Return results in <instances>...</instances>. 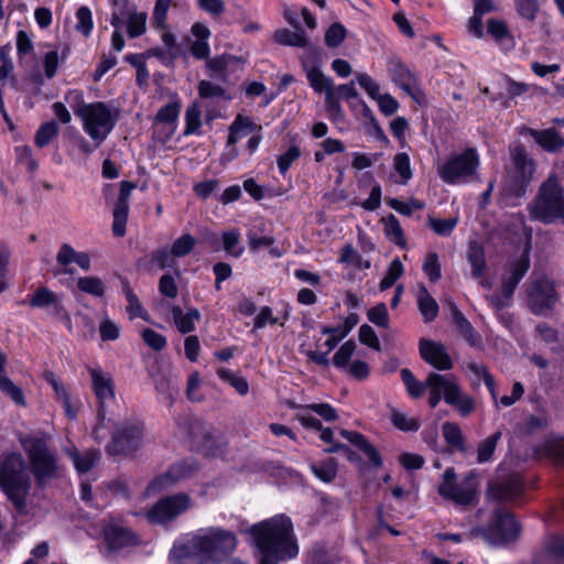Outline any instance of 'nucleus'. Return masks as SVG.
<instances>
[{
    "instance_id": "20e7f679",
    "label": "nucleus",
    "mask_w": 564,
    "mask_h": 564,
    "mask_svg": "<svg viewBox=\"0 0 564 564\" xmlns=\"http://www.w3.org/2000/svg\"><path fill=\"white\" fill-rule=\"evenodd\" d=\"M31 485L22 454L4 453L0 459V488L21 514L26 513V498Z\"/></svg>"
},
{
    "instance_id": "0e129e2a",
    "label": "nucleus",
    "mask_w": 564,
    "mask_h": 564,
    "mask_svg": "<svg viewBox=\"0 0 564 564\" xmlns=\"http://www.w3.org/2000/svg\"><path fill=\"white\" fill-rule=\"evenodd\" d=\"M113 11L110 23L116 29L122 25L124 19L132 13L129 0H112Z\"/></svg>"
},
{
    "instance_id": "680f3d73",
    "label": "nucleus",
    "mask_w": 564,
    "mask_h": 564,
    "mask_svg": "<svg viewBox=\"0 0 564 564\" xmlns=\"http://www.w3.org/2000/svg\"><path fill=\"white\" fill-rule=\"evenodd\" d=\"M422 270L432 283L437 282L442 278L441 263L436 252H430L427 254L423 262Z\"/></svg>"
},
{
    "instance_id": "3c124183",
    "label": "nucleus",
    "mask_w": 564,
    "mask_h": 564,
    "mask_svg": "<svg viewBox=\"0 0 564 564\" xmlns=\"http://www.w3.org/2000/svg\"><path fill=\"white\" fill-rule=\"evenodd\" d=\"M404 267L399 258L393 259L387 270L386 275L381 279L379 288L381 291L390 289L398 279L402 276Z\"/></svg>"
},
{
    "instance_id": "f3484780",
    "label": "nucleus",
    "mask_w": 564,
    "mask_h": 564,
    "mask_svg": "<svg viewBox=\"0 0 564 564\" xmlns=\"http://www.w3.org/2000/svg\"><path fill=\"white\" fill-rule=\"evenodd\" d=\"M22 303H28L32 308L47 310L48 315L65 318L70 323V317L63 305L62 296L46 286L37 288L30 295L28 302L23 301Z\"/></svg>"
},
{
    "instance_id": "09e8293b",
    "label": "nucleus",
    "mask_w": 564,
    "mask_h": 564,
    "mask_svg": "<svg viewBox=\"0 0 564 564\" xmlns=\"http://www.w3.org/2000/svg\"><path fill=\"white\" fill-rule=\"evenodd\" d=\"M252 126L253 123L249 118L238 115L229 127L227 148L236 147L239 141V133L245 129L251 131Z\"/></svg>"
},
{
    "instance_id": "4d7b16f0",
    "label": "nucleus",
    "mask_w": 564,
    "mask_h": 564,
    "mask_svg": "<svg viewBox=\"0 0 564 564\" xmlns=\"http://www.w3.org/2000/svg\"><path fill=\"white\" fill-rule=\"evenodd\" d=\"M339 262L365 269H369L371 267V262L369 260H364L351 245H346L341 248Z\"/></svg>"
},
{
    "instance_id": "4468645a",
    "label": "nucleus",
    "mask_w": 564,
    "mask_h": 564,
    "mask_svg": "<svg viewBox=\"0 0 564 564\" xmlns=\"http://www.w3.org/2000/svg\"><path fill=\"white\" fill-rule=\"evenodd\" d=\"M557 301L554 284L544 276L532 281L528 290V306L534 315L551 311Z\"/></svg>"
},
{
    "instance_id": "864d4df0",
    "label": "nucleus",
    "mask_w": 564,
    "mask_h": 564,
    "mask_svg": "<svg viewBox=\"0 0 564 564\" xmlns=\"http://www.w3.org/2000/svg\"><path fill=\"white\" fill-rule=\"evenodd\" d=\"M200 110L197 104H192L187 107L185 111V129L183 131L184 135L196 134L199 132L202 120H200Z\"/></svg>"
},
{
    "instance_id": "6ab92c4d",
    "label": "nucleus",
    "mask_w": 564,
    "mask_h": 564,
    "mask_svg": "<svg viewBox=\"0 0 564 564\" xmlns=\"http://www.w3.org/2000/svg\"><path fill=\"white\" fill-rule=\"evenodd\" d=\"M530 247L525 248L519 259L507 264V273L501 276L500 291L506 296H512L518 284L530 269Z\"/></svg>"
},
{
    "instance_id": "c03bdc74",
    "label": "nucleus",
    "mask_w": 564,
    "mask_h": 564,
    "mask_svg": "<svg viewBox=\"0 0 564 564\" xmlns=\"http://www.w3.org/2000/svg\"><path fill=\"white\" fill-rule=\"evenodd\" d=\"M77 288L79 291L96 297H101L105 294V284L98 276L79 278L77 280Z\"/></svg>"
},
{
    "instance_id": "423d86ee",
    "label": "nucleus",
    "mask_w": 564,
    "mask_h": 564,
    "mask_svg": "<svg viewBox=\"0 0 564 564\" xmlns=\"http://www.w3.org/2000/svg\"><path fill=\"white\" fill-rule=\"evenodd\" d=\"M520 533L521 525L514 516L507 509L497 507L488 524L471 528L466 539H482L491 547H501L517 541Z\"/></svg>"
},
{
    "instance_id": "bf43d9fd",
    "label": "nucleus",
    "mask_w": 564,
    "mask_h": 564,
    "mask_svg": "<svg viewBox=\"0 0 564 564\" xmlns=\"http://www.w3.org/2000/svg\"><path fill=\"white\" fill-rule=\"evenodd\" d=\"M196 245V239L191 234H184L171 246L172 253L175 258H183L189 254Z\"/></svg>"
},
{
    "instance_id": "1a4fd4ad",
    "label": "nucleus",
    "mask_w": 564,
    "mask_h": 564,
    "mask_svg": "<svg viewBox=\"0 0 564 564\" xmlns=\"http://www.w3.org/2000/svg\"><path fill=\"white\" fill-rule=\"evenodd\" d=\"M192 499L185 492L166 496L158 500L148 511V520L154 524H165L187 511Z\"/></svg>"
},
{
    "instance_id": "f257e3e1",
    "label": "nucleus",
    "mask_w": 564,
    "mask_h": 564,
    "mask_svg": "<svg viewBox=\"0 0 564 564\" xmlns=\"http://www.w3.org/2000/svg\"><path fill=\"white\" fill-rule=\"evenodd\" d=\"M248 532L260 552L259 564H279L294 558L299 553L292 521L284 514L256 523Z\"/></svg>"
},
{
    "instance_id": "2eb2a0df",
    "label": "nucleus",
    "mask_w": 564,
    "mask_h": 564,
    "mask_svg": "<svg viewBox=\"0 0 564 564\" xmlns=\"http://www.w3.org/2000/svg\"><path fill=\"white\" fill-rule=\"evenodd\" d=\"M91 377L93 390L98 400L97 424L94 433L97 434L99 427H104L107 410L106 401L115 398V384L110 375L105 373L100 368H88Z\"/></svg>"
},
{
    "instance_id": "e2e57ef3",
    "label": "nucleus",
    "mask_w": 564,
    "mask_h": 564,
    "mask_svg": "<svg viewBox=\"0 0 564 564\" xmlns=\"http://www.w3.org/2000/svg\"><path fill=\"white\" fill-rule=\"evenodd\" d=\"M14 153L17 164H24L30 173H34L39 169V163L29 145L17 147Z\"/></svg>"
},
{
    "instance_id": "7c9ffc66",
    "label": "nucleus",
    "mask_w": 564,
    "mask_h": 564,
    "mask_svg": "<svg viewBox=\"0 0 564 564\" xmlns=\"http://www.w3.org/2000/svg\"><path fill=\"white\" fill-rule=\"evenodd\" d=\"M416 301L424 323L433 322L438 315L440 306L424 284L419 285Z\"/></svg>"
},
{
    "instance_id": "72a5a7b5",
    "label": "nucleus",
    "mask_w": 564,
    "mask_h": 564,
    "mask_svg": "<svg viewBox=\"0 0 564 564\" xmlns=\"http://www.w3.org/2000/svg\"><path fill=\"white\" fill-rule=\"evenodd\" d=\"M467 260L471 267V275L481 279L486 272V259L484 247L477 241H470L467 250Z\"/></svg>"
},
{
    "instance_id": "aec40b11",
    "label": "nucleus",
    "mask_w": 564,
    "mask_h": 564,
    "mask_svg": "<svg viewBox=\"0 0 564 564\" xmlns=\"http://www.w3.org/2000/svg\"><path fill=\"white\" fill-rule=\"evenodd\" d=\"M421 358L437 370H449L453 361L442 343L421 338L419 341Z\"/></svg>"
},
{
    "instance_id": "052dcab7",
    "label": "nucleus",
    "mask_w": 564,
    "mask_h": 564,
    "mask_svg": "<svg viewBox=\"0 0 564 564\" xmlns=\"http://www.w3.org/2000/svg\"><path fill=\"white\" fill-rule=\"evenodd\" d=\"M356 350V343L352 339L345 341L335 352L333 364L338 369H344L349 365V360Z\"/></svg>"
},
{
    "instance_id": "37998d69",
    "label": "nucleus",
    "mask_w": 564,
    "mask_h": 564,
    "mask_svg": "<svg viewBox=\"0 0 564 564\" xmlns=\"http://www.w3.org/2000/svg\"><path fill=\"white\" fill-rule=\"evenodd\" d=\"M0 391L12 399L20 406L26 405V399L23 390L17 386L9 377L0 376Z\"/></svg>"
},
{
    "instance_id": "ea45409f",
    "label": "nucleus",
    "mask_w": 564,
    "mask_h": 564,
    "mask_svg": "<svg viewBox=\"0 0 564 564\" xmlns=\"http://www.w3.org/2000/svg\"><path fill=\"white\" fill-rule=\"evenodd\" d=\"M502 436L501 431H497L484 441H481L477 448V463L485 464L492 459L498 442Z\"/></svg>"
},
{
    "instance_id": "f03ea898",
    "label": "nucleus",
    "mask_w": 564,
    "mask_h": 564,
    "mask_svg": "<svg viewBox=\"0 0 564 564\" xmlns=\"http://www.w3.org/2000/svg\"><path fill=\"white\" fill-rule=\"evenodd\" d=\"M237 536L220 528H210L194 535L186 543L174 544L169 558L172 564H218L235 551Z\"/></svg>"
},
{
    "instance_id": "bb28decb",
    "label": "nucleus",
    "mask_w": 564,
    "mask_h": 564,
    "mask_svg": "<svg viewBox=\"0 0 564 564\" xmlns=\"http://www.w3.org/2000/svg\"><path fill=\"white\" fill-rule=\"evenodd\" d=\"M445 402L456 409L463 416H468L476 409L474 399L464 394L455 381L446 387Z\"/></svg>"
},
{
    "instance_id": "a18cd8bd",
    "label": "nucleus",
    "mask_w": 564,
    "mask_h": 564,
    "mask_svg": "<svg viewBox=\"0 0 564 564\" xmlns=\"http://www.w3.org/2000/svg\"><path fill=\"white\" fill-rule=\"evenodd\" d=\"M147 18L145 12H132L127 17V32L131 39L139 37L145 33Z\"/></svg>"
},
{
    "instance_id": "f704fd0d",
    "label": "nucleus",
    "mask_w": 564,
    "mask_h": 564,
    "mask_svg": "<svg viewBox=\"0 0 564 564\" xmlns=\"http://www.w3.org/2000/svg\"><path fill=\"white\" fill-rule=\"evenodd\" d=\"M122 293L126 296L128 302L127 312L129 314L130 319L140 317L144 321H149V315L144 307L142 306L138 295L131 289L129 281L127 279L121 280Z\"/></svg>"
},
{
    "instance_id": "39448f33",
    "label": "nucleus",
    "mask_w": 564,
    "mask_h": 564,
    "mask_svg": "<svg viewBox=\"0 0 564 564\" xmlns=\"http://www.w3.org/2000/svg\"><path fill=\"white\" fill-rule=\"evenodd\" d=\"M528 212L531 219L544 225L564 223V188L555 173L541 183Z\"/></svg>"
},
{
    "instance_id": "603ef678",
    "label": "nucleus",
    "mask_w": 564,
    "mask_h": 564,
    "mask_svg": "<svg viewBox=\"0 0 564 564\" xmlns=\"http://www.w3.org/2000/svg\"><path fill=\"white\" fill-rule=\"evenodd\" d=\"M224 250L227 254L232 256L235 258H239L243 248L239 247L240 242V234L237 229H231L229 231H224L221 235Z\"/></svg>"
},
{
    "instance_id": "c9c22d12",
    "label": "nucleus",
    "mask_w": 564,
    "mask_h": 564,
    "mask_svg": "<svg viewBox=\"0 0 564 564\" xmlns=\"http://www.w3.org/2000/svg\"><path fill=\"white\" fill-rule=\"evenodd\" d=\"M171 312L175 325L182 334L193 332L195 329V321H198L200 317L198 310L192 308L184 314L183 310L178 305H174Z\"/></svg>"
},
{
    "instance_id": "9b49d317",
    "label": "nucleus",
    "mask_w": 564,
    "mask_h": 564,
    "mask_svg": "<svg viewBox=\"0 0 564 564\" xmlns=\"http://www.w3.org/2000/svg\"><path fill=\"white\" fill-rule=\"evenodd\" d=\"M478 164L476 151L467 149L462 154L447 160L440 171V176L447 184H456L474 175Z\"/></svg>"
},
{
    "instance_id": "ddd939ff",
    "label": "nucleus",
    "mask_w": 564,
    "mask_h": 564,
    "mask_svg": "<svg viewBox=\"0 0 564 564\" xmlns=\"http://www.w3.org/2000/svg\"><path fill=\"white\" fill-rule=\"evenodd\" d=\"M184 425L192 443L204 455L216 456L221 452L218 437L212 426H207L204 422L191 415L184 419Z\"/></svg>"
},
{
    "instance_id": "7ed1b4c3",
    "label": "nucleus",
    "mask_w": 564,
    "mask_h": 564,
    "mask_svg": "<svg viewBox=\"0 0 564 564\" xmlns=\"http://www.w3.org/2000/svg\"><path fill=\"white\" fill-rule=\"evenodd\" d=\"M66 100L74 115L82 120L84 131L96 142V147H99L113 130L119 119V109H110L102 101L87 104L83 99V94L78 91L69 93Z\"/></svg>"
},
{
    "instance_id": "79ce46f5",
    "label": "nucleus",
    "mask_w": 564,
    "mask_h": 564,
    "mask_svg": "<svg viewBox=\"0 0 564 564\" xmlns=\"http://www.w3.org/2000/svg\"><path fill=\"white\" fill-rule=\"evenodd\" d=\"M400 375L408 393L414 399L421 398L427 388L426 381H419L412 371L408 368L401 369Z\"/></svg>"
},
{
    "instance_id": "338daca9",
    "label": "nucleus",
    "mask_w": 564,
    "mask_h": 564,
    "mask_svg": "<svg viewBox=\"0 0 564 564\" xmlns=\"http://www.w3.org/2000/svg\"><path fill=\"white\" fill-rule=\"evenodd\" d=\"M181 110L180 101H172L163 106L156 113L155 120L161 123H175Z\"/></svg>"
},
{
    "instance_id": "c756f323",
    "label": "nucleus",
    "mask_w": 564,
    "mask_h": 564,
    "mask_svg": "<svg viewBox=\"0 0 564 564\" xmlns=\"http://www.w3.org/2000/svg\"><path fill=\"white\" fill-rule=\"evenodd\" d=\"M77 473L85 474L91 470L100 459V453L96 449L79 452L76 447L66 451Z\"/></svg>"
},
{
    "instance_id": "774afa93",
    "label": "nucleus",
    "mask_w": 564,
    "mask_h": 564,
    "mask_svg": "<svg viewBox=\"0 0 564 564\" xmlns=\"http://www.w3.org/2000/svg\"><path fill=\"white\" fill-rule=\"evenodd\" d=\"M197 90L199 97L203 99L225 98L226 96L225 88L206 79H203L198 83Z\"/></svg>"
},
{
    "instance_id": "2f4dec72",
    "label": "nucleus",
    "mask_w": 564,
    "mask_h": 564,
    "mask_svg": "<svg viewBox=\"0 0 564 564\" xmlns=\"http://www.w3.org/2000/svg\"><path fill=\"white\" fill-rule=\"evenodd\" d=\"M453 380L446 379L443 375L431 372L426 378L427 388H430L429 404L435 408L442 400L445 399V391L448 384H453Z\"/></svg>"
},
{
    "instance_id": "8fccbe9b",
    "label": "nucleus",
    "mask_w": 564,
    "mask_h": 564,
    "mask_svg": "<svg viewBox=\"0 0 564 564\" xmlns=\"http://www.w3.org/2000/svg\"><path fill=\"white\" fill-rule=\"evenodd\" d=\"M542 451L544 455L551 458L555 465L564 466V442L562 440H546Z\"/></svg>"
},
{
    "instance_id": "cd10ccee",
    "label": "nucleus",
    "mask_w": 564,
    "mask_h": 564,
    "mask_svg": "<svg viewBox=\"0 0 564 564\" xmlns=\"http://www.w3.org/2000/svg\"><path fill=\"white\" fill-rule=\"evenodd\" d=\"M43 379L52 387L57 400L62 402L66 416L69 420H75L77 411L73 408L69 393L63 382L51 370H45L43 372Z\"/></svg>"
},
{
    "instance_id": "6e6d98bb",
    "label": "nucleus",
    "mask_w": 564,
    "mask_h": 564,
    "mask_svg": "<svg viewBox=\"0 0 564 564\" xmlns=\"http://www.w3.org/2000/svg\"><path fill=\"white\" fill-rule=\"evenodd\" d=\"M312 471L322 481L330 482L337 475V463L334 458H328L321 465H312Z\"/></svg>"
},
{
    "instance_id": "58836bf2",
    "label": "nucleus",
    "mask_w": 564,
    "mask_h": 564,
    "mask_svg": "<svg viewBox=\"0 0 564 564\" xmlns=\"http://www.w3.org/2000/svg\"><path fill=\"white\" fill-rule=\"evenodd\" d=\"M307 80L311 87L318 94L334 91V84L332 78L325 76L318 66H312L306 73Z\"/></svg>"
},
{
    "instance_id": "6e6552de",
    "label": "nucleus",
    "mask_w": 564,
    "mask_h": 564,
    "mask_svg": "<svg viewBox=\"0 0 564 564\" xmlns=\"http://www.w3.org/2000/svg\"><path fill=\"white\" fill-rule=\"evenodd\" d=\"M477 471L470 470L463 482L455 484L456 473L453 467L445 469L443 481L438 486V494L446 500H451L459 506H471L477 502Z\"/></svg>"
},
{
    "instance_id": "473e14b6",
    "label": "nucleus",
    "mask_w": 564,
    "mask_h": 564,
    "mask_svg": "<svg viewBox=\"0 0 564 564\" xmlns=\"http://www.w3.org/2000/svg\"><path fill=\"white\" fill-rule=\"evenodd\" d=\"M391 80L401 89L410 93L415 82L413 74L401 61H392L389 67Z\"/></svg>"
},
{
    "instance_id": "13d9d810",
    "label": "nucleus",
    "mask_w": 564,
    "mask_h": 564,
    "mask_svg": "<svg viewBox=\"0 0 564 564\" xmlns=\"http://www.w3.org/2000/svg\"><path fill=\"white\" fill-rule=\"evenodd\" d=\"M381 221L384 225L386 235L388 237L392 236L394 238V242L398 246H404L405 240L403 236V230L398 218L393 214H390L389 216L383 217Z\"/></svg>"
},
{
    "instance_id": "dca6fc26",
    "label": "nucleus",
    "mask_w": 564,
    "mask_h": 564,
    "mask_svg": "<svg viewBox=\"0 0 564 564\" xmlns=\"http://www.w3.org/2000/svg\"><path fill=\"white\" fill-rule=\"evenodd\" d=\"M199 468V464L194 458H187L180 460L170 468L156 476L148 486L147 490L149 492H158L163 490L166 487H170L177 482L181 479H185L191 477L194 473H196Z\"/></svg>"
},
{
    "instance_id": "4c0bfd02",
    "label": "nucleus",
    "mask_w": 564,
    "mask_h": 564,
    "mask_svg": "<svg viewBox=\"0 0 564 564\" xmlns=\"http://www.w3.org/2000/svg\"><path fill=\"white\" fill-rule=\"evenodd\" d=\"M442 432L445 442L457 449L458 452L466 454L467 447L465 445V437L463 432L457 423L454 422H445L442 425Z\"/></svg>"
},
{
    "instance_id": "49530a36",
    "label": "nucleus",
    "mask_w": 564,
    "mask_h": 564,
    "mask_svg": "<svg viewBox=\"0 0 564 564\" xmlns=\"http://www.w3.org/2000/svg\"><path fill=\"white\" fill-rule=\"evenodd\" d=\"M391 422L400 431L416 432L421 423L416 417H410L405 413L393 409L391 412Z\"/></svg>"
},
{
    "instance_id": "de8ad7c7",
    "label": "nucleus",
    "mask_w": 564,
    "mask_h": 564,
    "mask_svg": "<svg viewBox=\"0 0 564 564\" xmlns=\"http://www.w3.org/2000/svg\"><path fill=\"white\" fill-rule=\"evenodd\" d=\"M217 376L225 382H228L240 395H246L249 391V383L246 378L231 372L229 369L219 368Z\"/></svg>"
},
{
    "instance_id": "e433bc0d",
    "label": "nucleus",
    "mask_w": 564,
    "mask_h": 564,
    "mask_svg": "<svg viewBox=\"0 0 564 564\" xmlns=\"http://www.w3.org/2000/svg\"><path fill=\"white\" fill-rule=\"evenodd\" d=\"M273 40L284 46L308 47V39L302 29L295 31L279 29L274 32Z\"/></svg>"
},
{
    "instance_id": "9d476101",
    "label": "nucleus",
    "mask_w": 564,
    "mask_h": 564,
    "mask_svg": "<svg viewBox=\"0 0 564 564\" xmlns=\"http://www.w3.org/2000/svg\"><path fill=\"white\" fill-rule=\"evenodd\" d=\"M144 425L139 420L124 423L112 435L111 442L106 446L109 455L130 454L137 451L143 437Z\"/></svg>"
},
{
    "instance_id": "4be33fe9",
    "label": "nucleus",
    "mask_w": 564,
    "mask_h": 564,
    "mask_svg": "<svg viewBox=\"0 0 564 564\" xmlns=\"http://www.w3.org/2000/svg\"><path fill=\"white\" fill-rule=\"evenodd\" d=\"M512 169L510 174L531 184L535 171V162L527 153L524 145L518 144L510 150Z\"/></svg>"
},
{
    "instance_id": "f8f14e48",
    "label": "nucleus",
    "mask_w": 564,
    "mask_h": 564,
    "mask_svg": "<svg viewBox=\"0 0 564 564\" xmlns=\"http://www.w3.org/2000/svg\"><path fill=\"white\" fill-rule=\"evenodd\" d=\"M525 491V484L518 474L499 476L488 482L487 498L495 502H517Z\"/></svg>"
},
{
    "instance_id": "0eeeda50",
    "label": "nucleus",
    "mask_w": 564,
    "mask_h": 564,
    "mask_svg": "<svg viewBox=\"0 0 564 564\" xmlns=\"http://www.w3.org/2000/svg\"><path fill=\"white\" fill-rule=\"evenodd\" d=\"M20 442L28 455L31 471L37 487L43 488L53 479L58 478L57 454L50 448L44 437L26 435Z\"/></svg>"
},
{
    "instance_id": "b1692460",
    "label": "nucleus",
    "mask_w": 564,
    "mask_h": 564,
    "mask_svg": "<svg viewBox=\"0 0 564 564\" xmlns=\"http://www.w3.org/2000/svg\"><path fill=\"white\" fill-rule=\"evenodd\" d=\"M105 542L109 550L119 551L138 544V536L127 528L109 524L104 529Z\"/></svg>"
},
{
    "instance_id": "5701e85b",
    "label": "nucleus",
    "mask_w": 564,
    "mask_h": 564,
    "mask_svg": "<svg viewBox=\"0 0 564 564\" xmlns=\"http://www.w3.org/2000/svg\"><path fill=\"white\" fill-rule=\"evenodd\" d=\"M530 183L508 173L503 178L500 195L506 206H520Z\"/></svg>"
},
{
    "instance_id": "a878e982",
    "label": "nucleus",
    "mask_w": 564,
    "mask_h": 564,
    "mask_svg": "<svg viewBox=\"0 0 564 564\" xmlns=\"http://www.w3.org/2000/svg\"><path fill=\"white\" fill-rule=\"evenodd\" d=\"M528 133L549 153L560 152L564 148V137L555 128L543 130L529 128Z\"/></svg>"
},
{
    "instance_id": "412c9836",
    "label": "nucleus",
    "mask_w": 564,
    "mask_h": 564,
    "mask_svg": "<svg viewBox=\"0 0 564 564\" xmlns=\"http://www.w3.org/2000/svg\"><path fill=\"white\" fill-rule=\"evenodd\" d=\"M246 64V59L242 56H236L231 54H223L209 58L206 62V67L209 72V76L220 79L223 82L227 80L228 73L236 72L238 69H242Z\"/></svg>"
},
{
    "instance_id": "a211bd4d",
    "label": "nucleus",
    "mask_w": 564,
    "mask_h": 564,
    "mask_svg": "<svg viewBox=\"0 0 564 564\" xmlns=\"http://www.w3.org/2000/svg\"><path fill=\"white\" fill-rule=\"evenodd\" d=\"M135 187L137 184L130 181H122L120 183L119 197L115 204L112 212V234L115 237H123L126 235L130 195Z\"/></svg>"
},
{
    "instance_id": "5fc2aeb1",
    "label": "nucleus",
    "mask_w": 564,
    "mask_h": 564,
    "mask_svg": "<svg viewBox=\"0 0 564 564\" xmlns=\"http://www.w3.org/2000/svg\"><path fill=\"white\" fill-rule=\"evenodd\" d=\"M393 169L400 175V184L405 185L412 178L410 156L405 152H399L394 155Z\"/></svg>"
},
{
    "instance_id": "69168bd1",
    "label": "nucleus",
    "mask_w": 564,
    "mask_h": 564,
    "mask_svg": "<svg viewBox=\"0 0 564 564\" xmlns=\"http://www.w3.org/2000/svg\"><path fill=\"white\" fill-rule=\"evenodd\" d=\"M347 30L346 28L339 23H333L325 32V43L328 47H337L339 46L345 37Z\"/></svg>"
},
{
    "instance_id": "c85d7f7f",
    "label": "nucleus",
    "mask_w": 564,
    "mask_h": 564,
    "mask_svg": "<svg viewBox=\"0 0 564 564\" xmlns=\"http://www.w3.org/2000/svg\"><path fill=\"white\" fill-rule=\"evenodd\" d=\"M447 305L451 311L452 323L455 325L460 335L465 338V340L470 345L475 346L478 340V335L474 329L470 322L464 316V314L459 311L454 301H448Z\"/></svg>"
},
{
    "instance_id": "a19ab883",
    "label": "nucleus",
    "mask_w": 564,
    "mask_h": 564,
    "mask_svg": "<svg viewBox=\"0 0 564 564\" xmlns=\"http://www.w3.org/2000/svg\"><path fill=\"white\" fill-rule=\"evenodd\" d=\"M58 124L55 120L42 123L34 137L36 147L42 149L48 145L51 141L58 135Z\"/></svg>"
},
{
    "instance_id": "393cba45",
    "label": "nucleus",
    "mask_w": 564,
    "mask_h": 564,
    "mask_svg": "<svg viewBox=\"0 0 564 564\" xmlns=\"http://www.w3.org/2000/svg\"><path fill=\"white\" fill-rule=\"evenodd\" d=\"M339 433L345 440L364 452L373 467L379 468L382 466L383 462L380 453L372 444L369 443L364 434L348 430H340Z\"/></svg>"
}]
</instances>
